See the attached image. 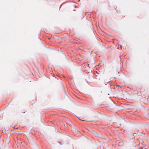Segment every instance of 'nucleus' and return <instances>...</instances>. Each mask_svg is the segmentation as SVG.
<instances>
[{
  "instance_id": "obj_1",
  "label": "nucleus",
  "mask_w": 149,
  "mask_h": 149,
  "mask_svg": "<svg viewBox=\"0 0 149 149\" xmlns=\"http://www.w3.org/2000/svg\"><path fill=\"white\" fill-rule=\"evenodd\" d=\"M72 131L73 134L75 135H77L79 133V131L74 128L72 129Z\"/></svg>"
},
{
  "instance_id": "obj_2",
  "label": "nucleus",
  "mask_w": 149,
  "mask_h": 149,
  "mask_svg": "<svg viewBox=\"0 0 149 149\" xmlns=\"http://www.w3.org/2000/svg\"><path fill=\"white\" fill-rule=\"evenodd\" d=\"M10 139L9 137H7L5 140V142L6 144H8L10 142Z\"/></svg>"
},
{
  "instance_id": "obj_3",
  "label": "nucleus",
  "mask_w": 149,
  "mask_h": 149,
  "mask_svg": "<svg viewBox=\"0 0 149 149\" xmlns=\"http://www.w3.org/2000/svg\"><path fill=\"white\" fill-rule=\"evenodd\" d=\"M109 107L111 109H112L113 108V107H111L110 106H109Z\"/></svg>"
}]
</instances>
